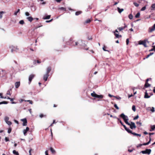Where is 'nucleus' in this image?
<instances>
[{
	"label": "nucleus",
	"mask_w": 155,
	"mask_h": 155,
	"mask_svg": "<svg viewBox=\"0 0 155 155\" xmlns=\"http://www.w3.org/2000/svg\"><path fill=\"white\" fill-rule=\"evenodd\" d=\"M120 117L124 119L125 122L128 125H130V123H129L128 121V119L127 116L125 115L124 114H122L120 115Z\"/></svg>",
	"instance_id": "nucleus-1"
},
{
	"label": "nucleus",
	"mask_w": 155,
	"mask_h": 155,
	"mask_svg": "<svg viewBox=\"0 0 155 155\" xmlns=\"http://www.w3.org/2000/svg\"><path fill=\"white\" fill-rule=\"evenodd\" d=\"M91 95L93 97H94L95 98H99L100 99H102L103 96L102 95H98L96 94V93L94 91L91 94Z\"/></svg>",
	"instance_id": "nucleus-2"
},
{
	"label": "nucleus",
	"mask_w": 155,
	"mask_h": 155,
	"mask_svg": "<svg viewBox=\"0 0 155 155\" xmlns=\"http://www.w3.org/2000/svg\"><path fill=\"white\" fill-rule=\"evenodd\" d=\"M151 152V150L150 149H146L145 150L142 151L141 152V153L143 154H147L149 155L150 154Z\"/></svg>",
	"instance_id": "nucleus-3"
},
{
	"label": "nucleus",
	"mask_w": 155,
	"mask_h": 155,
	"mask_svg": "<svg viewBox=\"0 0 155 155\" xmlns=\"http://www.w3.org/2000/svg\"><path fill=\"white\" fill-rule=\"evenodd\" d=\"M9 48L11 49L12 52H13L14 51H17L16 50L18 49L17 46H14L13 45L10 46Z\"/></svg>",
	"instance_id": "nucleus-4"
},
{
	"label": "nucleus",
	"mask_w": 155,
	"mask_h": 155,
	"mask_svg": "<svg viewBox=\"0 0 155 155\" xmlns=\"http://www.w3.org/2000/svg\"><path fill=\"white\" fill-rule=\"evenodd\" d=\"M151 140V138L150 137V138H149V141L148 142H147V143H143V144H138L137 145V147H140L142 145H148L150 143V142Z\"/></svg>",
	"instance_id": "nucleus-5"
},
{
	"label": "nucleus",
	"mask_w": 155,
	"mask_h": 155,
	"mask_svg": "<svg viewBox=\"0 0 155 155\" xmlns=\"http://www.w3.org/2000/svg\"><path fill=\"white\" fill-rule=\"evenodd\" d=\"M139 45H143L145 47H147V46L146 44V41H139Z\"/></svg>",
	"instance_id": "nucleus-6"
},
{
	"label": "nucleus",
	"mask_w": 155,
	"mask_h": 155,
	"mask_svg": "<svg viewBox=\"0 0 155 155\" xmlns=\"http://www.w3.org/2000/svg\"><path fill=\"white\" fill-rule=\"evenodd\" d=\"M35 75L34 74H31L29 77V84H30L31 83L32 79L35 77Z\"/></svg>",
	"instance_id": "nucleus-7"
},
{
	"label": "nucleus",
	"mask_w": 155,
	"mask_h": 155,
	"mask_svg": "<svg viewBox=\"0 0 155 155\" xmlns=\"http://www.w3.org/2000/svg\"><path fill=\"white\" fill-rule=\"evenodd\" d=\"M129 125L130 126V128L132 129H133V128H135L136 127L134 123L132 122H130V125Z\"/></svg>",
	"instance_id": "nucleus-8"
},
{
	"label": "nucleus",
	"mask_w": 155,
	"mask_h": 155,
	"mask_svg": "<svg viewBox=\"0 0 155 155\" xmlns=\"http://www.w3.org/2000/svg\"><path fill=\"white\" fill-rule=\"evenodd\" d=\"M49 76V74L46 73V74L44 75L43 77V79L45 81H46L47 80Z\"/></svg>",
	"instance_id": "nucleus-9"
},
{
	"label": "nucleus",
	"mask_w": 155,
	"mask_h": 155,
	"mask_svg": "<svg viewBox=\"0 0 155 155\" xmlns=\"http://www.w3.org/2000/svg\"><path fill=\"white\" fill-rule=\"evenodd\" d=\"M21 120L23 121V125L25 126L27 125V120L26 118H24Z\"/></svg>",
	"instance_id": "nucleus-10"
},
{
	"label": "nucleus",
	"mask_w": 155,
	"mask_h": 155,
	"mask_svg": "<svg viewBox=\"0 0 155 155\" xmlns=\"http://www.w3.org/2000/svg\"><path fill=\"white\" fill-rule=\"evenodd\" d=\"M29 128L28 127H27L25 129L23 130V134L25 136H26L27 132L29 130Z\"/></svg>",
	"instance_id": "nucleus-11"
},
{
	"label": "nucleus",
	"mask_w": 155,
	"mask_h": 155,
	"mask_svg": "<svg viewBox=\"0 0 155 155\" xmlns=\"http://www.w3.org/2000/svg\"><path fill=\"white\" fill-rule=\"evenodd\" d=\"M155 30V24L153 25L152 27L150 28L149 29L150 32H152Z\"/></svg>",
	"instance_id": "nucleus-12"
},
{
	"label": "nucleus",
	"mask_w": 155,
	"mask_h": 155,
	"mask_svg": "<svg viewBox=\"0 0 155 155\" xmlns=\"http://www.w3.org/2000/svg\"><path fill=\"white\" fill-rule=\"evenodd\" d=\"M51 67H48L47 68L46 73L49 74L50 72L51 71Z\"/></svg>",
	"instance_id": "nucleus-13"
},
{
	"label": "nucleus",
	"mask_w": 155,
	"mask_h": 155,
	"mask_svg": "<svg viewBox=\"0 0 155 155\" xmlns=\"http://www.w3.org/2000/svg\"><path fill=\"white\" fill-rule=\"evenodd\" d=\"M20 85V82H16L15 83V86L16 88H18Z\"/></svg>",
	"instance_id": "nucleus-14"
},
{
	"label": "nucleus",
	"mask_w": 155,
	"mask_h": 155,
	"mask_svg": "<svg viewBox=\"0 0 155 155\" xmlns=\"http://www.w3.org/2000/svg\"><path fill=\"white\" fill-rule=\"evenodd\" d=\"M73 43V39L71 38L69 40V41L67 42V44H72Z\"/></svg>",
	"instance_id": "nucleus-15"
},
{
	"label": "nucleus",
	"mask_w": 155,
	"mask_h": 155,
	"mask_svg": "<svg viewBox=\"0 0 155 155\" xmlns=\"http://www.w3.org/2000/svg\"><path fill=\"white\" fill-rule=\"evenodd\" d=\"M113 33L117 38H121L122 37L121 35H119V34L115 33V32H113Z\"/></svg>",
	"instance_id": "nucleus-16"
},
{
	"label": "nucleus",
	"mask_w": 155,
	"mask_h": 155,
	"mask_svg": "<svg viewBox=\"0 0 155 155\" xmlns=\"http://www.w3.org/2000/svg\"><path fill=\"white\" fill-rule=\"evenodd\" d=\"M26 19L30 22H31L34 18L31 17H28L26 18Z\"/></svg>",
	"instance_id": "nucleus-17"
},
{
	"label": "nucleus",
	"mask_w": 155,
	"mask_h": 155,
	"mask_svg": "<svg viewBox=\"0 0 155 155\" xmlns=\"http://www.w3.org/2000/svg\"><path fill=\"white\" fill-rule=\"evenodd\" d=\"M50 150L52 154H55L56 153L55 151L52 147L50 148Z\"/></svg>",
	"instance_id": "nucleus-18"
},
{
	"label": "nucleus",
	"mask_w": 155,
	"mask_h": 155,
	"mask_svg": "<svg viewBox=\"0 0 155 155\" xmlns=\"http://www.w3.org/2000/svg\"><path fill=\"white\" fill-rule=\"evenodd\" d=\"M144 98H149L150 97V96H149L148 95V93H147V91L145 92V95H144Z\"/></svg>",
	"instance_id": "nucleus-19"
},
{
	"label": "nucleus",
	"mask_w": 155,
	"mask_h": 155,
	"mask_svg": "<svg viewBox=\"0 0 155 155\" xmlns=\"http://www.w3.org/2000/svg\"><path fill=\"white\" fill-rule=\"evenodd\" d=\"M91 20L90 19H88L84 22V24L85 25L87 23H89L91 22Z\"/></svg>",
	"instance_id": "nucleus-20"
},
{
	"label": "nucleus",
	"mask_w": 155,
	"mask_h": 155,
	"mask_svg": "<svg viewBox=\"0 0 155 155\" xmlns=\"http://www.w3.org/2000/svg\"><path fill=\"white\" fill-rule=\"evenodd\" d=\"M144 86L145 87H148L150 86V84H149L148 82H145L144 85Z\"/></svg>",
	"instance_id": "nucleus-21"
},
{
	"label": "nucleus",
	"mask_w": 155,
	"mask_h": 155,
	"mask_svg": "<svg viewBox=\"0 0 155 155\" xmlns=\"http://www.w3.org/2000/svg\"><path fill=\"white\" fill-rule=\"evenodd\" d=\"M117 9L118 10V12L120 13L122 12H123L124 11V9L123 8L120 9L119 8L117 7Z\"/></svg>",
	"instance_id": "nucleus-22"
},
{
	"label": "nucleus",
	"mask_w": 155,
	"mask_h": 155,
	"mask_svg": "<svg viewBox=\"0 0 155 155\" xmlns=\"http://www.w3.org/2000/svg\"><path fill=\"white\" fill-rule=\"evenodd\" d=\"M37 62L38 64H40L41 63V61L39 60H37V61L35 60L34 61L33 63L34 64H35Z\"/></svg>",
	"instance_id": "nucleus-23"
},
{
	"label": "nucleus",
	"mask_w": 155,
	"mask_h": 155,
	"mask_svg": "<svg viewBox=\"0 0 155 155\" xmlns=\"http://www.w3.org/2000/svg\"><path fill=\"white\" fill-rule=\"evenodd\" d=\"M82 13V12L81 11H78L76 12L75 15H78L81 14Z\"/></svg>",
	"instance_id": "nucleus-24"
},
{
	"label": "nucleus",
	"mask_w": 155,
	"mask_h": 155,
	"mask_svg": "<svg viewBox=\"0 0 155 155\" xmlns=\"http://www.w3.org/2000/svg\"><path fill=\"white\" fill-rule=\"evenodd\" d=\"M5 13V12L3 11L0 12V18H2V14Z\"/></svg>",
	"instance_id": "nucleus-25"
},
{
	"label": "nucleus",
	"mask_w": 155,
	"mask_h": 155,
	"mask_svg": "<svg viewBox=\"0 0 155 155\" xmlns=\"http://www.w3.org/2000/svg\"><path fill=\"white\" fill-rule=\"evenodd\" d=\"M8 103V101H3L0 102V105L2 104H7Z\"/></svg>",
	"instance_id": "nucleus-26"
},
{
	"label": "nucleus",
	"mask_w": 155,
	"mask_h": 155,
	"mask_svg": "<svg viewBox=\"0 0 155 155\" xmlns=\"http://www.w3.org/2000/svg\"><path fill=\"white\" fill-rule=\"evenodd\" d=\"M126 27H127L126 26H125L124 27H119V28H118V29H119L120 31H121L123 30Z\"/></svg>",
	"instance_id": "nucleus-27"
},
{
	"label": "nucleus",
	"mask_w": 155,
	"mask_h": 155,
	"mask_svg": "<svg viewBox=\"0 0 155 155\" xmlns=\"http://www.w3.org/2000/svg\"><path fill=\"white\" fill-rule=\"evenodd\" d=\"M50 17H51L50 15H48L46 16L45 17H44L43 18L45 19H49L50 18Z\"/></svg>",
	"instance_id": "nucleus-28"
},
{
	"label": "nucleus",
	"mask_w": 155,
	"mask_h": 155,
	"mask_svg": "<svg viewBox=\"0 0 155 155\" xmlns=\"http://www.w3.org/2000/svg\"><path fill=\"white\" fill-rule=\"evenodd\" d=\"M13 153L14 154L16 155H19V153L18 152L16 151L15 150H13Z\"/></svg>",
	"instance_id": "nucleus-29"
},
{
	"label": "nucleus",
	"mask_w": 155,
	"mask_h": 155,
	"mask_svg": "<svg viewBox=\"0 0 155 155\" xmlns=\"http://www.w3.org/2000/svg\"><path fill=\"white\" fill-rule=\"evenodd\" d=\"M58 9H60L61 10H63L65 11H66V8L63 7H61V8H58Z\"/></svg>",
	"instance_id": "nucleus-30"
},
{
	"label": "nucleus",
	"mask_w": 155,
	"mask_h": 155,
	"mask_svg": "<svg viewBox=\"0 0 155 155\" xmlns=\"http://www.w3.org/2000/svg\"><path fill=\"white\" fill-rule=\"evenodd\" d=\"M84 47H82V48L83 49H84L85 50H88L89 49V48H87V45H85V44H84Z\"/></svg>",
	"instance_id": "nucleus-31"
},
{
	"label": "nucleus",
	"mask_w": 155,
	"mask_h": 155,
	"mask_svg": "<svg viewBox=\"0 0 155 155\" xmlns=\"http://www.w3.org/2000/svg\"><path fill=\"white\" fill-rule=\"evenodd\" d=\"M12 91V90L10 89V90H9L7 92V95H9L10 96L11 95V91Z\"/></svg>",
	"instance_id": "nucleus-32"
},
{
	"label": "nucleus",
	"mask_w": 155,
	"mask_h": 155,
	"mask_svg": "<svg viewBox=\"0 0 155 155\" xmlns=\"http://www.w3.org/2000/svg\"><path fill=\"white\" fill-rule=\"evenodd\" d=\"M19 23L21 25H23L24 24L25 22L23 20H21L19 21Z\"/></svg>",
	"instance_id": "nucleus-33"
},
{
	"label": "nucleus",
	"mask_w": 155,
	"mask_h": 155,
	"mask_svg": "<svg viewBox=\"0 0 155 155\" xmlns=\"http://www.w3.org/2000/svg\"><path fill=\"white\" fill-rule=\"evenodd\" d=\"M6 123L7 124H8L9 125H10L12 124V122L9 121H6Z\"/></svg>",
	"instance_id": "nucleus-34"
},
{
	"label": "nucleus",
	"mask_w": 155,
	"mask_h": 155,
	"mask_svg": "<svg viewBox=\"0 0 155 155\" xmlns=\"http://www.w3.org/2000/svg\"><path fill=\"white\" fill-rule=\"evenodd\" d=\"M149 108H150L151 109L150 110L152 112H154L155 110H154V108L153 107H149Z\"/></svg>",
	"instance_id": "nucleus-35"
},
{
	"label": "nucleus",
	"mask_w": 155,
	"mask_h": 155,
	"mask_svg": "<svg viewBox=\"0 0 155 155\" xmlns=\"http://www.w3.org/2000/svg\"><path fill=\"white\" fill-rule=\"evenodd\" d=\"M132 109L134 111H136L135 106L134 105H133L132 106Z\"/></svg>",
	"instance_id": "nucleus-36"
},
{
	"label": "nucleus",
	"mask_w": 155,
	"mask_h": 155,
	"mask_svg": "<svg viewBox=\"0 0 155 155\" xmlns=\"http://www.w3.org/2000/svg\"><path fill=\"white\" fill-rule=\"evenodd\" d=\"M46 115H44L43 114H41L39 115L40 117L41 118H42L43 117H46Z\"/></svg>",
	"instance_id": "nucleus-37"
},
{
	"label": "nucleus",
	"mask_w": 155,
	"mask_h": 155,
	"mask_svg": "<svg viewBox=\"0 0 155 155\" xmlns=\"http://www.w3.org/2000/svg\"><path fill=\"white\" fill-rule=\"evenodd\" d=\"M125 130L129 133H131L132 131L131 130H130L129 129L127 128V129H126Z\"/></svg>",
	"instance_id": "nucleus-38"
},
{
	"label": "nucleus",
	"mask_w": 155,
	"mask_h": 155,
	"mask_svg": "<svg viewBox=\"0 0 155 155\" xmlns=\"http://www.w3.org/2000/svg\"><path fill=\"white\" fill-rule=\"evenodd\" d=\"M20 9H18V10H17V11H16V12H15L14 13V15H17V13L20 12Z\"/></svg>",
	"instance_id": "nucleus-39"
},
{
	"label": "nucleus",
	"mask_w": 155,
	"mask_h": 155,
	"mask_svg": "<svg viewBox=\"0 0 155 155\" xmlns=\"http://www.w3.org/2000/svg\"><path fill=\"white\" fill-rule=\"evenodd\" d=\"M42 26V25H41V24L40 23L39 25L38 26H37L36 27H35V29H37V28L40 27H41Z\"/></svg>",
	"instance_id": "nucleus-40"
},
{
	"label": "nucleus",
	"mask_w": 155,
	"mask_h": 155,
	"mask_svg": "<svg viewBox=\"0 0 155 155\" xmlns=\"http://www.w3.org/2000/svg\"><path fill=\"white\" fill-rule=\"evenodd\" d=\"M153 48L150 50V51H155V46H153Z\"/></svg>",
	"instance_id": "nucleus-41"
},
{
	"label": "nucleus",
	"mask_w": 155,
	"mask_h": 155,
	"mask_svg": "<svg viewBox=\"0 0 155 155\" xmlns=\"http://www.w3.org/2000/svg\"><path fill=\"white\" fill-rule=\"evenodd\" d=\"M151 7L153 9H154L155 8V4H153L152 5Z\"/></svg>",
	"instance_id": "nucleus-42"
},
{
	"label": "nucleus",
	"mask_w": 155,
	"mask_h": 155,
	"mask_svg": "<svg viewBox=\"0 0 155 155\" xmlns=\"http://www.w3.org/2000/svg\"><path fill=\"white\" fill-rule=\"evenodd\" d=\"M114 107L117 109L118 110L119 108L116 104H115L114 105Z\"/></svg>",
	"instance_id": "nucleus-43"
},
{
	"label": "nucleus",
	"mask_w": 155,
	"mask_h": 155,
	"mask_svg": "<svg viewBox=\"0 0 155 155\" xmlns=\"http://www.w3.org/2000/svg\"><path fill=\"white\" fill-rule=\"evenodd\" d=\"M128 17H129V18L130 19H132V18H133V15H131V14H130V15H129V16H128Z\"/></svg>",
	"instance_id": "nucleus-44"
},
{
	"label": "nucleus",
	"mask_w": 155,
	"mask_h": 155,
	"mask_svg": "<svg viewBox=\"0 0 155 155\" xmlns=\"http://www.w3.org/2000/svg\"><path fill=\"white\" fill-rule=\"evenodd\" d=\"M153 53H150L149 54L147 55L146 57V58H148L151 55L153 54Z\"/></svg>",
	"instance_id": "nucleus-45"
},
{
	"label": "nucleus",
	"mask_w": 155,
	"mask_h": 155,
	"mask_svg": "<svg viewBox=\"0 0 155 155\" xmlns=\"http://www.w3.org/2000/svg\"><path fill=\"white\" fill-rule=\"evenodd\" d=\"M11 131H12V129H11V128H9L8 129V133H10L11 132Z\"/></svg>",
	"instance_id": "nucleus-46"
},
{
	"label": "nucleus",
	"mask_w": 155,
	"mask_h": 155,
	"mask_svg": "<svg viewBox=\"0 0 155 155\" xmlns=\"http://www.w3.org/2000/svg\"><path fill=\"white\" fill-rule=\"evenodd\" d=\"M140 15V12H138L136 14V18L139 17Z\"/></svg>",
	"instance_id": "nucleus-47"
},
{
	"label": "nucleus",
	"mask_w": 155,
	"mask_h": 155,
	"mask_svg": "<svg viewBox=\"0 0 155 155\" xmlns=\"http://www.w3.org/2000/svg\"><path fill=\"white\" fill-rule=\"evenodd\" d=\"M151 129L152 130H154L155 129V125H153L151 127Z\"/></svg>",
	"instance_id": "nucleus-48"
},
{
	"label": "nucleus",
	"mask_w": 155,
	"mask_h": 155,
	"mask_svg": "<svg viewBox=\"0 0 155 155\" xmlns=\"http://www.w3.org/2000/svg\"><path fill=\"white\" fill-rule=\"evenodd\" d=\"M146 9V6H144L141 9V11H143L145 10Z\"/></svg>",
	"instance_id": "nucleus-49"
},
{
	"label": "nucleus",
	"mask_w": 155,
	"mask_h": 155,
	"mask_svg": "<svg viewBox=\"0 0 155 155\" xmlns=\"http://www.w3.org/2000/svg\"><path fill=\"white\" fill-rule=\"evenodd\" d=\"M117 119L118 120V121H119L120 123L123 126L124 124H123V123L121 121L119 118H117Z\"/></svg>",
	"instance_id": "nucleus-50"
},
{
	"label": "nucleus",
	"mask_w": 155,
	"mask_h": 155,
	"mask_svg": "<svg viewBox=\"0 0 155 155\" xmlns=\"http://www.w3.org/2000/svg\"><path fill=\"white\" fill-rule=\"evenodd\" d=\"M136 124L138 125H139V126H141L142 124V123L140 122H136Z\"/></svg>",
	"instance_id": "nucleus-51"
},
{
	"label": "nucleus",
	"mask_w": 155,
	"mask_h": 155,
	"mask_svg": "<svg viewBox=\"0 0 155 155\" xmlns=\"http://www.w3.org/2000/svg\"><path fill=\"white\" fill-rule=\"evenodd\" d=\"M25 15L26 16H29L30 15V14L29 13V12H25Z\"/></svg>",
	"instance_id": "nucleus-52"
},
{
	"label": "nucleus",
	"mask_w": 155,
	"mask_h": 155,
	"mask_svg": "<svg viewBox=\"0 0 155 155\" xmlns=\"http://www.w3.org/2000/svg\"><path fill=\"white\" fill-rule=\"evenodd\" d=\"M5 141H6V142H7V141H9V139L7 137H6L5 138Z\"/></svg>",
	"instance_id": "nucleus-53"
},
{
	"label": "nucleus",
	"mask_w": 155,
	"mask_h": 155,
	"mask_svg": "<svg viewBox=\"0 0 155 155\" xmlns=\"http://www.w3.org/2000/svg\"><path fill=\"white\" fill-rule=\"evenodd\" d=\"M13 98H11L10 99V101H11V103L12 104H15V103L13 101Z\"/></svg>",
	"instance_id": "nucleus-54"
},
{
	"label": "nucleus",
	"mask_w": 155,
	"mask_h": 155,
	"mask_svg": "<svg viewBox=\"0 0 155 155\" xmlns=\"http://www.w3.org/2000/svg\"><path fill=\"white\" fill-rule=\"evenodd\" d=\"M26 101L29 102V103L31 104H33V102L32 101L28 100V101Z\"/></svg>",
	"instance_id": "nucleus-55"
},
{
	"label": "nucleus",
	"mask_w": 155,
	"mask_h": 155,
	"mask_svg": "<svg viewBox=\"0 0 155 155\" xmlns=\"http://www.w3.org/2000/svg\"><path fill=\"white\" fill-rule=\"evenodd\" d=\"M135 149H128V151L130 152H132L133 150H134Z\"/></svg>",
	"instance_id": "nucleus-56"
},
{
	"label": "nucleus",
	"mask_w": 155,
	"mask_h": 155,
	"mask_svg": "<svg viewBox=\"0 0 155 155\" xmlns=\"http://www.w3.org/2000/svg\"><path fill=\"white\" fill-rule=\"evenodd\" d=\"M126 42L127 45H128L129 42V40L128 38L127 39Z\"/></svg>",
	"instance_id": "nucleus-57"
},
{
	"label": "nucleus",
	"mask_w": 155,
	"mask_h": 155,
	"mask_svg": "<svg viewBox=\"0 0 155 155\" xmlns=\"http://www.w3.org/2000/svg\"><path fill=\"white\" fill-rule=\"evenodd\" d=\"M45 154L46 155H48V150H47L45 151Z\"/></svg>",
	"instance_id": "nucleus-58"
},
{
	"label": "nucleus",
	"mask_w": 155,
	"mask_h": 155,
	"mask_svg": "<svg viewBox=\"0 0 155 155\" xmlns=\"http://www.w3.org/2000/svg\"><path fill=\"white\" fill-rule=\"evenodd\" d=\"M105 48H106V47L105 46H104V47L103 48V50L104 51H107V50H106L105 49Z\"/></svg>",
	"instance_id": "nucleus-59"
},
{
	"label": "nucleus",
	"mask_w": 155,
	"mask_h": 155,
	"mask_svg": "<svg viewBox=\"0 0 155 155\" xmlns=\"http://www.w3.org/2000/svg\"><path fill=\"white\" fill-rule=\"evenodd\" d=\"M78 42H75V44H72V45L73 46H76L78 45Z\"/></svg>",
	"instance_id": "nucleus-60"
},
{
	"label": "nucleus",
	"mask_w": 155,
	"mask_h": 155,
	"mask_svg": "<svg viewBox=\"0 0 155 155\" xmlns=\"http://www.w3.org/2000/svg\"><path fill=\"white\" fill-rule=\"evenodd\" d=\"M9 120V118L8 117H6L5 119V120L6 122V121H8Z\"/></svg>",
	"instance_id": "nucleus-61"
},
{
	"label": "nucleus",
	"mask_w": 155,
	"mask_h": 155,
	"mask_svg": "<svg viewBox=\"0 0 155 155\" xmlns=\"http://www.w3.org/2000/svg\"><path fill=\"white\" fill-rule=\"evenodd\" d=\"M57 2L59 3L62 0H55Z\"/></svg>",
	"instance_id": "nucleus-62"
},
{
	"label": "nucleus",
	"mask_w": 155,
	"mask_h": 155,
	"mask_svg": "<svg viewBox=\"0 0 155 155\" xmlns=\"http://www.w3.org/2000/svg\"><path fill=\"white\" fill-rule=\"evenodd\" d=\"M130 133L132 134H133L134 136H136V133H133L132 132H131V133Z\"/></svg>",
	"instance_id": "nucleus-63"
},
{
	"label": "nucleus",
	"mask_w": 155,
	"mask_h": 155,
	"mask_svg": "<svg viewBox=\"0 0 155 155\" xmlns=\"http://www.w3.org/2000/svg\"><path fill=\"white\" fill-rule=\"evenodd\" d=\"M123 126L124 127L125 129V130L126 129H127V127H126V126L125 125H123Z\"/></svg>",
	"instance_id": "nucleus-64"
}]
</instances>
